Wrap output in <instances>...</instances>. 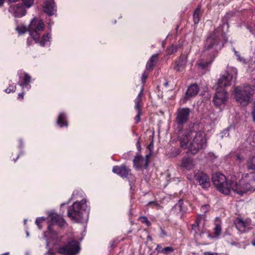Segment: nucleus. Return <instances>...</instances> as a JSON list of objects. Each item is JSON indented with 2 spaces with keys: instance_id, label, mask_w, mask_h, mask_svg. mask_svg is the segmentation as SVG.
<instances>
[{
  "instance_id": "f257e3e1",
  "label": "nucleus",
  "mask_w": 255,
  "mask_h": 255,
  "mask_svg": "<svg viewBox=\"0 0 255 255\" xmlns=\"http://www.w3.org/2000/svg\"><path fill=\"white\" fill-rule=\"evenodd\" d=\"M225 33L218 27L209 34L204 41L203 52L208 56L216 58L227 42Z\"/></svg>"
},
{
  "instance_id": "f03ea898",
  "label": "nucleus",
  "mask_w": 255,
  "mask_h": 255,
  "mask_svg": "<svg viewBox=\"0 0 255 255\" xmlns=\"http://www.w3.org/2000/svg\"><path fill=\"white\" fill-rule=\"evenodd\" d=\"M249 178V182L245 179L242 178L239 182L233 180H230V193L231 191L243 196L249 191H255V173H251L247 175Z\"/></svg>"
},
{
  "instance_id": "7ed1b4c3",
  "label": "nucleus",
  "mask_w": 255,
  "mask_h": 255,
  "mask_svg": "<svg viewBox=\"0 0 255 255\" xmlns=\"http://www.w3.org/2000/svg\"><path fill=\"white\" fill-rule=\"evenodd\" d=\"M255 89L254 86L248 85L236 87L234 92L236 101L242 106H247L251 101Z\"/></svg>"
},
{
  "instance_id": "20e7f679",
  "label": "nucleus",
  "mask_w": 255,
  "mask_h": 255,
  "mask_svg": "<svg viewBox=\"0 0 255 255\" xmlns=\"http://www.w3.org/2000/svg\"><path fill=\"white\" fill-rule=\"evenodd\" d=\"M194 138L190 142L189 150L193 154H196L200 150L204 149L207 146L206 134L203 131L196 132Z\"/></svg>"
},
{
  "instance_id": "39448f33",
  "label": "nucleus",
  "mask_w": 255,
  "mask_h": 255,
  "mask_svg": "<svg viewBox=\"0 0 255 255\" xmlns=\"http://www.w3.org/2000/svg\"><path fill=\"white\" fill-rule=\"evenodd\" d=\"M212 182L217 190L225 195L230 194V180H227L226 176L222 173H215L212 176Z\"/></svg>"
},
{
  "instance_id": "423d86ee",
  "label": "nucleus",
  "mask_w": 255,
  "mask_h": 255,
  "mask_svg": "<svg viewBox=\"0 0 255 255\" xmlns=\"http://www.w3.org/2000/svg\"><path fill=\"white\" fill-rule=\"evenodd\" d=\"M86 201L75 202L68 209L67 216L72 220L80 222L83 218V211H85Z\"/></svg>"
},
{
  "instance_id": "0eeeda50",
  "label": "nucleus",
  "mask_w": 255,
  "mask_h": 255,
  "mask_svg": "<svg viewBox=\"0 0 255 255\" xmlns=\"http://www.w3.org/2000/svg\"><path fill=\"white\" fill-rule=\"evenodd\" d=\"M80 250L79 243L76 240L68 239L64 245L57 248V252L63 255H76Z\"/></svg>"
},
{
  "instance_id": "6e6552de",
  "label": "nucleus",
  "mask_w": 255,
  "mask_h": 255,
  "mask_svg": "<svg viewBox=\"0 0 255 255\" xmlns=\"http://www.w3.org/2000/svg\"><path fill=\"white\" fill-rule=\"evenodd\" d=\"M44 24L42 20L34 18L30 22L28 27V31L31 38L38 43L41 33L44 29Z\"/></svg>"
},
{
  "instance_id": "1a4fd4ad",
  "label": "nucleus",
  "mask_w": 255,
  "mask_h": 255,
  "mask_svg": "<svg viewBox=\"0 0 255 255\" xmlns=\"http://www.w3.org/2000/svg\"><path fill=\"white\" fill-rule=\"evenodd\" d=\"M112 171L123 178H127L130 184L135 181V177L132 174L131 169L126 164H123L120 166L115 165L113 166Z\"/></svg>"
},
{
  "instance_id": "9d476101",
  "label": "nucleus",
  "mask_w": 255,
  "mask_h": 255,
  "mask_svg": "<svg viewBox=\"0 0 255 255\" xmlns=\"http://www.w3.org/2000/svg\"><path fill=\"white\" fill-rule=\"evenodd\" d=\"M191 109L187 107L179 108L176 113L175 122L178 126H182L187 123L189 119Z\"/></svg>"
},
{
  "instance_id": "9b49d317",
  "label": "nucleus",
  "mask_w": 255,
  "mask_h": 255,
  "mask_svg": "<svg viewBox=\"0 0 255 255\" xmlns=\"http://www.w3.org/2000/svg\"><path fill=\"white\" fill-rule=\"evenodd\" d=\"M194 179L203 189H207L210 186L209 177L207 174L198 171L194 174Z\"/></svg>"
},
{
  "instance_id": "f8f14e48",
  "label": "nucleus",
  "mask_w": 255,
  "mask_h": 255,
  "mask_svg": "<svg viewBox=\"0 0 255 255\" xmlns=\"http://www.w3.org/2000/svg\"><path fill=\"white\" fill-rule=\"evenodd\" d=\"M143 94V88L142 87L141 89L140 90V92L138 94L137 96L134 100V109L137 112V114L136 116L134 118V122L135 124H137L138 123L140 122L141 119L140 116L142 115V105H141V102L142 100V96Z\"/></svg>"
},
{
  "instance_id": "ddd939ff",
  "label": "nucleus",
  "mask_w": 255,
  "mask_h": 255,
  "mask_svg": "<svg viewBox=\"0 0 255 255\" xmlns=\"http://www.w3.org/2000/svg\"><path fill=\"white\" fill-rule=\"evenodd\" d=\"M228 94L227 92L224 89H221L217 88L214 98L213 102L216 107H219L221 105L224 104L227 101Z\"/></svg>"
},
{
  "instance_id": "4468645a",
  "label": "nucleus",
  "mask_w": 255,
  "mask_h": 255,
  "mask_svg": "<svg viewBox=\"0 0 255 255\" xmlns=\"http://www.w3.org/2000/svg\"><path fill=\"white\" fill-rule=\"evenodd\" d=\"M133 166L135 169L139 170L142 168L147 169L149 165L147 160H144L140 154H136L133 159Z\"/></svg>"
},
{
  "instance_id": "2eb2a0df",
  "label": "nucleus",
  "mask_w": 255,
  "mask_h": 255,
  "mask_svg": "<svg viewBox=\"0 0 255 255\" xmlns=\"http://www.w3.org/2000/svg\"><path fill=\"white\" fill-rule=\"evenodd\" d=\"M199 91V88L196 83L191 84L187 88L184 97L183 98L184 103L196 96Z\"/></svg>"
},
{
  "instance_id": "dca6fc26",
  "label": "nucleus",
  "mask_w": 255,
  "mask_h": 255,
  "mask_svg": "<svg viewBox=\"0 0 255 255\" xmlns=\"http://www.w3.org/2000/svg\"><path fill=\"white\" fill-rule=\"evenodd\" d=\"M233 76L228 72H226L219 79L217 82V88L223 89L224 87L229 86L231 84Z\"/></svg>"
},
{
  "instance_id": "f3484780",
  "label": "nucleus",
  "mask_w": 255,
  "mask_h": 255,
  "mask_svg": "<svg viewBox=\"0 0 255 255\" xmlns=\"http://www.w3.org/2000/svg\"><path fill=\"white\" fill-rule=\"evenodd\" d=\"M187 62V55H181L179 59L175 61L173 69L177 72H181Z\"/></svg>"
},
{
  "instance_id": "a211bd4d",
  "label": "nucleus",
  "mask_w": 255,
  "mask_h": 255,
  "mask_svg": "<svg viewBox=\"0 0 255 255\" xmlns=\"http://www.w3.org/2000/svg\"><path fill=\"white\" fill-rule=\"evenodd\" d=\"M200 220L197 219L195 221V223L192 225V228L190 232L194 234L195 238H197L198 236L202 238L203 235L205 232L204 228L200 227Z\"/></svg>"
},
{
  "instance_id": "6ab92c4d",
  "label": "nucleus",
  "mask_w": 255,
  "mask_h": 255,
  "mask_svg": "<svg viewBox=\"0 0 255 255\" xmlns=\"http://www.w3.org/2000/svg\"><path fill=\"white\" fill-rule=\"evenodd\" d=\"M51 222L52 224H57L59 227H63L66 224L62 216L57 213H52L50 215Z\"/></svg>"
},
{
  "instance_id": "aec40b11",
  "label": "nucleus",
  "mask_w": 255,
  "mask_h": 255,
  "mask_svg": "<svg viewBox=\"0 0 255 255\" xmlns=\"http://www.w3.org/2000/svg\"><path fill=\"white\" fill-rule=\"evenodd\" d=\"M55 3L54 0H46L44 3L43 11L49 15L54 14Z\"/></svg>"
},
{
  "instance_id": "412c9836",
  "label": "nucleus",
  "mask_w": 255,
  "mask_h": 255,
  "mask_svg": "<svg viewBox=\"0 0 255 255\" xmlns=\"http://www.w3.org/2000/svg\"><path fill=\"white\" fill-rule=\"evenodd\" d=\"M183 204V200L182 199L179 200L178 202L171 209V212L173 214L181 216L184 212Z\"/></svg>"
},
{
  "instance_id": "4be33fe9",
  "label": "nucleus",
  "mask_w": 255,
  "mask_h": 255,
  "mask_svg": "<svg viewBox=\"0 0 255 255\" xmlns=\"http://www.w3.org/2000/svg\"><path fill=\"white\" fill-rule=\"evenodd\" d=\"M208 59L207 61H203V60H200L198 61L197 64L199 68L202 70H204L207 68L209 66L211 65L215 58H213L212 56H208Z\"/></svg>"
},
{
  "instance_id": "5701e85b",
  "label": "nucleus",
  "mask_w": 255,
  "mask_h": 255,
  "mask_svg": "<svg viewBox=\"0 0 255 255\" xmlns=\"http://www.w3.org/2000/svg\"><path fill=\"white\" fill-rule=\"evenodd\" d=\"M159 60L158 54L153 55L147 61L146 65V69L147 70H152L154 66Z\"/></svg>"
},
{
  "instance_id": "b1692460",
  "label": "nucleus",
  "mask_w": 255,
  "mask_h": 255,
  "mask_svg": "<svg viewBox=\"0 0 255 255\" xmlns=\"http://www.w3.org/2000/svg\"><path fill=\"white\" fill-rule=\"evenodd\" d=\"M56 123L60 128L64 127L67 128L68 126V122L67 119L66 115L64 113H60L57 118Z\"/></svg>"
},
{
  "instance_id": "393cba45",
  "label": "nucleus",
  "mask_w": 255,
  "mask_h": 255,
  "mask_svg": "<svg viewBox=\"0 0 255 255\" xmlns=\"http://www.w3.org/2000/svg\"><path fill=\"white\" fill-rule=\"evenodd\" d=\"M174 248L172 247H166L162 248L159 244H158L155 249L157 253L162 254L165 255H168L174 252Z\"/></svg>"
},
{
  "instance_id": "a878e982",
  "label": "nucleus",
  "mask_w": 255,
  "mask_h": 255,
  "mask_svg": "<svg viewBox=\"0 0 255 255\" xmlns=\"http://www.w3.org/2000/svg\"><path fill=\"white\" fill-rule=\"evenodd\" d=\"M31 76L27 73H24V77L21 81H19L18 82V84L23 89L25 87H26L28 85H29L30 83L31 82Z\"/></svg>"
},
{
  "instance_id": "bb28decb",
  "label": "nucleus",
  "mask_w": 255,
  "mask_h": 255,
  "mask_svg": "<svg viewBox=\"0 0 255 255\" xmlns=\"http://www.w3.org/2000/svg\"><path fill=\"white\" fill-rule=\"evenodd\" d=\"M192 166V159L189 157H184L182 159L181 167L189 170Z\"/></svg>"
},
{
  "instance_id": "cd10ccee",
  "label": "nucleus",
  "mask_w": 255,
  "mask_h": 255,
  "mask_svg": "<svg viewBox=\"0 0 255 255\" xmlns=\"http://www.w3.org/2000/svg\"><path fill=\"white\" fill-rule=\"evenodd\" d=\"M190 136L189 133L188 135H183L181 138L180 139V146L183 148H188L189 143V137Z\"/></svg>"
},
{
  "instance_id": "c85d7f7f",
  "label": "nucleus",
  "mask_w": 255,
  "mask_h": 255,
  "mask_svg": "<svg viewBox=\"0 0 255 255\" xmlns=\"http://www.w3.org/2000/svg\"><path fill=\"white\" fill-rule=\"evenodd\" d=\"M201 6L198 5L193 13V17L195 24H198L200 20V15L201 13Z\"/></svg>"
},
{
  "instance_id": "c756f323",
  "label": "nucleus",
  "mask_w": 255,
  "mask_h": 255,
  "mask_svg": "<svg viewBox=\"0 0 255 255\" xmlns=\"http://www.w3.org/2000/svg\"><path fill=\"white\" fill-rule=\"evenodd\" d=\"M222 232V227L220 223H216L214 228V233L216 238H218Z\"/></svg>"
},
{
  "instance_id": "7c9ffc66",
  "label": "nucleus",
  "mask_w": 255,
  "mask_h": 255,
  "mask_svg": "<svg viewBox=\"0 0 255 255\" xmlns=\"http://www.w3.org/2000/svg\"><path fill=\"white\" fill-rule=\"evenodd\" d=\"M50 38V35L49 33H46L42 35L41 39L39 40L40 46H44L46 42L48 41Z\"/></svg>"
},
{
  "instance_id": "2f4dec72",
  "label": "nucleus",
  "mask_w": 255,
  "mask_h": 255,
  "mask_svg": "<svg viewBox=\"0 0 255 255\" xmlns=\"http://www.w3.org/2000/svg\"><path fill=\"white\" fill-rule=\"evenodd\" d=\"M235 225L236 227L238 229L245 228L246 223L244 220L241 218H237L235 221Z\"/></svg>"
},
{
  "instance_id": "473e14b6",
  "label": "nucleus",
  "mask_w": 255,
  "mask_h": 255,
  "mask_svg": "<svg viewBox=\"0 0 255 255\" xmlns=\"http://www.w3.org/2000/svg\"><path fill=\"white\" fill-rule=\"evenodd\" d=\"M178 47L176 45H171L166 49V52L168 54L171 55L177 51Z\"/></svg>"
},
{
  "instance_id": "72a5a7b5",
  "label": "nucleus",
  "mask_w": 255,
  "mask_h": 255,
  "mask_svg": "<svg viewBox=\"0 0 255 255\" xmlns=\"http://www.w3.org/2000/svg\"><path fill=\"white\" fill-rule=\"evenodd\" d=\"M247 167L248 169L255 170V156L252 157L248 162Z\"/></svg>"
},
{
  "instance_id": "f704fd0d",
  "label": "nucleus",
  "mask_w": 255,
  "mask_h": 255,
  "mask_svg": "<svg viewBox=\"0 0 255 255\" xmlns=\"http://www.w3.org/2000/svg\"><path fill=\"white\" fill-rule=\"evenodd\" d=\"M26 12L25 9H18L14 12L15 17H21L25 15Z\"/></svg>"
},
{
  "instance_id": "c9c22d12",
  "label": "nucleus",
  "mask_w": 255,
  "mask_h": 255,
  "mask_svg": "<svg viewBox=\"0 0 255 255\" xmlns=\"http://www.w3.org/2000/svg\"><path fill=\"white\" fill-rule=\"evenodd\" d=\"M142 223L145 224L147 227L151 226L150 222L146 216H140L138 219Z\"/></svg>"
},
{
  "instance_id": "e433bc0d",
  "label": "nucleus",
  "mask_w": 255,
  "mask_h": 255,
  "mask_svg": "<svg viewBox=\"0 0 255 255\" xmlns=\"http://www.w3.org/2000/svg\"><path fill=\"white\" fill-rule=\"evenodd\" d=\"M16 30L19 33V34H21L24 33L26 32V27L25 26L19 25L16 27Z\"/></svg>"
},
{
  "instance_id": "4c0bfd02",
  "label": "nucleus",
  "mask_w": 255,
  "mask_h": 255,
  "mask_svg": "<svg viewBox=\"0 0 255 255\" xmlns=\"http://www.w3.org/2000/svg\"><path fill=\"white\" fill-rule=\"evenodd\" d=\"M45 220V218L44 217L37 218L36 219L35 224L38 227V228L39 229H41L42 228L40 224Z\"/></svg>"
},
{
  "instance_id": "58836bf2",
  "label": "nucleus",
  "mask_w": 255,
  "mask_h": 255,
  "mask_svg": "<svg viewBox=\"0 0 255 255\" xmlns=\"http://www.w3.org/2000/svg\"><path fill=\"white\" fill-rule=\"evenodd\" d=\"M210 209V206L208 204L203 205L201 207V211L203 214H206Z\"/></svg>"
},
{
  "instance_id": "ea45409f",
  "label": "nucleus",
  "mask_w": 255,
  "mask_h": 255,
  "mask_svg": "<svg viewBox=\"0 0 255 255\" xmlns=\"http://www.w3.org/2000/svg\"><path fill=\"white\" fill-rule=\"evenodd\" d=\"M23 3L27 7H30L33 3V0H22Z\"/></svg>"
},
{
  "instance_id": "a19ab883",
  "label": "nucleus",
  "mask_w": 255,
  "mask_h": 255,
  "mask_svg": "<svg viewBox=\"0 0 255 255\" xmlns=\"http://www.w3.org/2000/svg\"><path fill=\"white\" fill-rule=\"evenodd\" d=\"M16 89V86H15L13 87H11V86H9V87H8L7 89L4 90V92L6 93H7V94H9V93H10L11 92L14 93V92H15Z\"/></svg>"
},
{
  "instance_id": "79ce46f5",
  "label": "nucleus",
  "mask_w": 255,
  "mask_h": 255,
  "mask_svg": "<svg viewBox=\"0 0 255 255\" xmlns=\"http://www.w3.org/2000/svg\"><path fill=\"white\" fill-rule=\"evenodd\" d=\"M140 139V138H139L136 143V148L139 152H140L141 149Z\"/></svg>"
},
{
  "instance_id": "37998d69",
  "label": "nucleus",
  "mask_w": 255,
  "mask_h": 255,
  "mask_svg": "<svg viewBox=\"0 0 255 255\" xmlns=\"http://www.w3.org/2000/svg\"><path fill=\"white\" fill-rule=\"evenodd\" d=\"M148 77L147 74H146L145 72H144L141 76V81L143 84L145 83V80Z\"/></svg>"
},
{
  "instance_id": "c03bdc74",
  "label": "nucleus",
  "mask_w": 255,
  "mask_h": 255,
  "mask_svg": "<svg viewBox=\"0 0 255 255\" xmlns=\"http://www.w3.org/2000/svg\"><path fill=\"white\" fill-rule=\"evenodd\" d=\"M154 147V143L153 140L150 142L148 146V148L150 152H153V149Z\"/></svg>"
},
{
  "instance_id": "a18cd8bd",
  "label": "nucleus",
  "mask_w": 255,
  "mask_h": 255,
  "mask_svg": "<svg viewBox=\"0 0 255 255\" xmlns=\"http://www.w3.org/2000/svg\"><path fill=\"white\" fill-rule=\"evenodd\" d=\"M53 224H52V222H51V223L48 225V232H49V233L52 234L53 233Z\"/></svg>"
},
{
  "instance_id": "49530a36",
  "label": "nucleus",
  "mask_w": 255,
  "mask_h": 255,
  "mask_svg": "<svg viewBox=\"0 0 255 255\" xmlns=\"http://www.w3.org/2000/svg\"><path fill=\"white\" fill-rule=\"evenodd\" d=\"M152 152L150 151V152L145 156V158H144V160H147V161L148 162V165H149V159L150 157L152 156Z\"/></svg>"
},
{
  "instance_id": "de8ad7c7",
  "label": "nucleus",
  "mask_w": 255,
  "mask_h": 255,
  "mask_svg": "<svg viewBox=\"0 0 255 255\" xmlns=\"http://www.w3.org/2000/svg\"><path fill=\"white\" fill-rule=\"evenodd\" d=\"M252 115L253 119V121L255 122V102H254V105L252 112Z\"/></svg>"
},
{
  "instance_id": "09e8293b",
  "label": "nucleus",
  "mask_w": 255,
  "mask_h": 255,
  "mask_svg": "<svg viewBox=\"0 0 255 255\" xmlns=\"http://www.w3.org/2000/svg\"><path fill=\"white\" fill-rule=\"evenodd\" d=\"M24 93L23 92H22L21 93H19L18 95L17 99L20 100H22L24 98Z\"/></svg>"
},
{
  "instance_id": "8fccbe9b",
  "label": "nucleus",
  "mask_w": 255,
  "mask_h": 255,
  "mask_svg": "<svg viewBox=\"0 0 255 255\" xmlns=\"http://www.w3.org/2000/svg\"><path fill=\"white\" fill-rule=\"evenodd\" d=\"M203 255H218L217 253H212L209 252H205L203 253Z\"/></svg>"
},
{
  "instance_id": "3c124183",
  "label": "nucleus",
  "mask_w": 255,
  "mask_h": 255,
  "mask_svg": "<svg viewBox=\"0 0 255 255\" xmlns=\"http://www.w3.org/2000/svg\"><path fill=\"white\" fill-rule=\"evenodd\" d=\"M161 232H160V237H163L166 235V233L161 228H160Z\"/></svg>"
},
{
  "instance_id": "603ef678",
  "label": "nucleus",
  "mask_w": 255,
  "mask_h": 255,
  "mask_svg": "<svg viewBox=\"0 0 255 255\" xmlns=\"http://www.w3.org/2000/svg\"><path fill=\"white\" fill-rule=\"evenodd\" d=\"M5 0H0V7L2 6L4 3ZM10 1H16L17 0H9Z\"/></svg>"
},
{
  "instance_id": "864d4df0",
  "label": "nucleus",
  "mask_w": 255,
  "mask_h": 255,
  "mask_svg": "<svg viewBox=\"0 0 255 255\" xmlns=\"http://www.w3.org/2000/svg\"><path fill=\"white\" fill-rule=\"evenodd\" d=\"M49 255H56V254L54 252H49Z\"/></svg>"
},
{
  "instance_id": "5fc2aeb1",
  "label": "nucleus",
  "mask_w": 255,
  "mask_h": 255,
  "mask_svg": "<svg viewBox=\"0 0 255 255\" xmlns=\"http://www.w3.org/2000/svg\"><path fill=\"white\" fill-rule=\"evenodd\" d=\"M147 239L150 240V241H151L152 240V237L151 236H148L147 237Z\"/></svg>"
},
{
  "instance_id": "6e6d98bb",
  "label": "nucleus",
  "mask_w": 255,
  "mask_h": 255,
  "mask_svg": "<svg viewBox=\"0 0 255 255\" xmlns=\"http://www.w3.org/2000/svg\"><path fill=\"white\" fill-rule=\"evenodd\" d=\"M1 255H9V252H6V253H5L4 254H2Z\"/></svg>"
},
{
  "instance_id": "4d7b16f0",
  "label": "nucleus",
  "mask_w": 255,
  "mask_h": 255,
  "mask_svg": "<svg viewBox=\"0 0 255 255\" xmlns=\"http://www.w3.org/2000/svg\"><path fill=\"white\" fill-rule=\"evenodd\" d=\"M18 157H19V155H18V156H17V157L16 158V159L13 158V161H14V162H16V160L18 159Z\"/></svg>"
},
{
  "instance_id": "13d9d810",
  "label": "nucleus",
  "mask_w": 255,
  "mask_h": 255,
  "mask_svg": "<svg viewBox=\"0 0 255 255\" xmlns=\"http://www.w3.org/2000/svg\"><path fill=\"white\" fill-rule=\"evenodd\" d=\"M252 245H254V246H255V240L253 241Z\"/></svg>"
},
{
  "instance_id": "bf43d9fd",
  "label": "nucleus",
  "mask_w": 255,
  "mask_h": 255,
  "mask_svg": "<svg viewBox=\"0 0 255 255\" xmlns=\"http://www.w3.org/2000/svg\"><path fill=\"white\" fill-rule=\"evenodd\" d=\"M178 28H179V26L177 25V26H176V30H177L178 29Z\"/></svg>"
},
{
  "instance_id": "052dcab7",
  "label": "nucleus",
  "mask_w": 255,
  "mask_h": 255,
  "mask_svg": "<svg viewBox=\"0 0 255 255\" xmlns=\"http://www.w3.org/2000/svg\"><path fill=\"white\" fill-rule=\"evenodd\" d=\"M66 205V203L62 204H61V206H63V205Z\"/></svg>"
},
{
  "instance_id": "680f3d73",
  "label": "nucleus",
  "mask_w": 255,
  "mask_h": 255,
  "mask_svg": "<svg viewBox=\"0 0 255 255\" xmlns=\"http://www.w3.org/2000/svg\"><path fill=\"white\" fill-rule=\"evenodd\" d=\"M167 85V83L166 82V83H165V85L166 86Z\"/></svg>"
}]
</instances>
